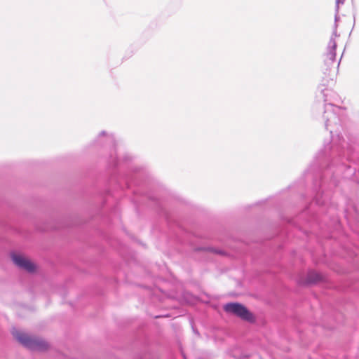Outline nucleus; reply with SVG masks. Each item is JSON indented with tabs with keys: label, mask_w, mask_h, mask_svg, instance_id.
<instances>
[{
	"label": "nucleus",
	"mask_w": 359,
	"mask_h": 359,
	"mask_svg": "<svg viewBox=\"0 0 359 359\" xmlns=\"http://www.w3.org/2000/svg\"><path fill=\"white\" fill-rule=\"evenodd\" d=\"M13 334L15 339L31 350L43 351L49 348L48 342L38 337H30L24 332L17 330L13 332Z\"/></svg>",
	"instance_id": "1"
},
{
	"label": "nucleus",
	"mask_w": 359,
	"mask_h": 359,
	"mask_svg": "<svg viewBox=\"0 0 359 359\" xmlns=\"http://www.w3.org/2000/svg\"><path fill=\"white\" fill-rule=\"evenodd\" d=\"M321 279V276L315 271H310L307 275L306 283H314Z\"/></svg>",
	"instance_id": "5"
},
{
	"label": "nucleus",
	"mask_w": 359,
	"mask_h": 359,
	"mask_svg": "<svg viewBox=\"0 0 359 359\" xmlns=\"http://www.w3.org/2000/svg\"><path fill=\"white\" fill-rule=\"evenodd\" d=\"M344 1V0H336L337 4H343Z\"/></svg>",
	"instance_id": "7"
},
{
	"label": "nucleus",
	"mask_w": 359,
	"mask_h": 359,
	"mask_svg": "<svg viewBox=\"0 0 359 359\" xmlns=\"http://www.w3.org/2000/svg\"><path fill=\"white\" fill-rule=\"evenodd\" d=\"M12 259L15 265L29 273H34L38 269L37 265L24 255H13Z\"/></svg>",
	"instance_id": "4"
},
{
	"label": "nucleus",
	"mask_w": 359,
	"mask_h": 359,
	"mask_svg": "<svg viewBox=\"0 0 359 359\" xmlns=\"http://www.w3.org/2000/svg\"><path fill=\"white\" fill-rule=\"evenodd\" d=\"M211 251L214 252L215 253H217V254H222V251L220 250H211Z\"/></svg>",
	"instance_id": "6"
},
{
	"label": "nucleus",
	"mask_w": 359,
	"mask_h": 359,
	"mask_svg": "<svg viewBox=\"0 0 359 359\" xmlns=\"http://www.w3.org/2000/svg\"><path fill=\"white\" fill-rule=\"evenodd\" d=\"M12 259L15 265L29 273H34L38 269L37 265L24 255H13Z\"/></svg>",
	"instance_id": "3"
},
{
	"label": "nucleus",
	"mask_w": 359,
	"mask_h": 359,
	"mask_svg": "<svg viewBox=\"0 0 359 359\" xmlns=\"http://www.w3.org/2000/svg\"><path fill=\"white\" fill-rule=\"evenodd\" d=\"M224 310L229 313L234 315L243 320L253 322L254 316L248 309L239 303H229L224 306Z\"/></svg>",
	"instance_id": "2"
}]
</instances>
